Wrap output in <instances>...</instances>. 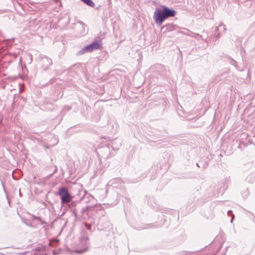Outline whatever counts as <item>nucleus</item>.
<instances>
[{
    "mask_svg": "<svg viewBox=\"0 0 255 255\" xmlns=\"http://www.w3.org/2000/svg\"><path fill=\"white\" fill-rule=\"evenodd\" d=\"M58 194L61 197V202L63 204L69 203L72 199L67 188H60L59 189Z\"/></svg>",
    "mask_w": 255,
    "mask_h": 255,
    "instance_id": "2",
    "label": "nucleus"
},
{
    "mask_svg": "<svg viewBox=\"0 0 255 255\" xmlns=\"http://www.w3.org/2000/svg\"><path fill=\"white\" fill-rule=\"evenodd\" d=\"M101 47V42L95 41L90 44L85 48L82 49L81 52L82 54L84 53L85 52H91L94 49H100Z\"/></svg>",
    "mask_w": 255,
    "mask_h": 255,
    "instance_id": "3",
    "label": "nucleus"
},
{
    "mask_svg": "<svg viewBox=\"0 0 255 255\" xmlns=\"http://www.w3.org/2000/svg\"><path fill=\"white\" fill-rule=\"evenodd\" d=\"M163 11L159 9H157L154 12L153 17L155 21L161 24L163 21L169 17H173L175 15V11L173 9H169L168 7L163 6Z\"/></svg>",
    "mask_w": 255,
    "mask_h": 255,
    "instance_id": "1",
    "label": "nucleus"
},
{
    "mask_svg": "<svg viewBox=\"0 0 255 255\" xmlns=\"http://www.w3.org/2000/svg\"><path fill=\"white\" fill-rule=\"evenodd\" d=\"M83 1L85 3L87 4L88 5H89L90 6L93 7L95 5L93 1L91 0H81Z\"/></svg>",
    "mask_w": 255,
    "mask_h": 255,
    "instance_id": "4",
    "label": "nucleus"
}]
</instances>
